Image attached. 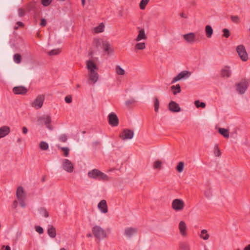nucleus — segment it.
Wrapping results in <instances>:
<instances>
[{
  "mask_svg": "<svg viewBox=\"0 0 250 250\" xmlns=\"http://www.w3.org/2000/svg\"><path fill=\"white\" fill-rule=\"evenodd\" d=\"M86 64L88 71L89 81L93 83H95L99 79V75L97 72L98 67L95 63L91 60L87 61Z\"/></svg>",
  "mask_w": 250,
  "mask_h": 250,
  "instance_id": "obj_1",
  "label": "nucleus"
},
{
  "mask_svg": "<svg viewBox=\"0 0 250 250\" xmlns=\"http://www.w3.org/2000/svg\"><path fill=\"white\" fill-rule=\"evenodd\" d=\"M88 176L94 179L98 180L108 181V176L97 169H94L88 172Z\"/></svg>",
  "mask_w": 250,
  "mask_h": 250,
  "instance_id": "obj_2",
  "label": "nucleus"
},
{
  "mask_svg": "<svg viewBox=\"0 0 250 250\" xmlns=\"http://www.w3.org/2000/svg\"><path fill=\"white\" fill-rule=\"evenodd\" d=\"M16 197L19 202L22 208H25L26 204L25 200L26 198V194L24 191V189L22 187H19L16 191Z\"/></svg>",
  "mask_w": 250,
  "mask_h": 250,
  "instance_id": "obj_3",
  "label": "nucleus"
},
{
  "mask_svg": "<svg viewBox=\"0 0 250 250\" xmlns=\"http://www.w3.org/2000/svg\"><path fill=\"white\" fill-rule=\"evenodd\" d=\"M94 42L97 48H98L102 44L104 50L108 54L113 52V50L111 49L110 44L108 42L103 41H101L99 39H95L94 40Z\"/></svg>",
  "mask_w": 250,
  "mask_h": 250,
  "instance_id": "obj_4",
  "label": "nucleus"
},
{
  "mask_svg": "<svg viewBox=\"0 0 250 250\" xmlns=\"http://www.w3.org/2000/svg\"><path fill=\"white\" fill-rule=\"evenodd\" d=\"M92 231L94 236L99 239L104 238L106 236L105 230L100 226H94L92 228Z\"/></svg>",
  "mask_w": 250,
  "mask_h": 250,
  "instance_id": "obj_5",
  "label": "nucleus"
},
{
  "mask_svg": "<svg viewBox=\"0 0 250 250\" xmlns=\"http://www.w3.org/2000/svg\"><path fill=\"white\" fill-rule=\"evenodd\" d=\"M37 122L39 124L43 123L46 125V127L50 130L52 129L50 124L51 122V117L49 115H43L38 118Z\"/></svg>",
  "mask_w": 250,
  "mask_h": 250,
  "instance_id": "obj_6",
  "label": "nucleus"
},
{
  "mask_svg": "<svg viewBox=\"0 0 250 250\" xmlns=\"http://www.w3.org/2000/svg\"><path fill=\"white\" fill-rule=\"evenodd\" d=\"M171 207L176 211H181L184 208L185 203L182 199H176L172 201Z\"/></svg>",
  "mask_w": 250,
  "mask_h": 250,
  "instance_id": "obj_7",
  "label": "nucleus"
},
{
  "mask_svg": "<svg viewBox=\"0 0 250 250\" xmlns=\"http://www.w3.org/2000/svg\"><path fill=\"white\" fill-rule=\"evenodd\" d=\"M236 51L241 59L246 62L248 59V55L243 45H239L236 48Z\"/></svg>",
  "mask_w": 250,
  "mask_h": 250,
  "instance_id": "obj_8",
  "label": "nucleus"
},
{
  "mask_svg": "<svg viewBox=\"0 0 250 250\" xmlns=\"http://www.w3.org/2000/svg\"><path fill=\"white\" fill-rule=\"evenodd\" d=\"M133 136V131L129 129H123L119 135L120 138L123 140L131 139Z\"/></svg>",
  "mask_w": 250,
  "mask_h": 250,
  "instance_id": "obj_9",
  "label": "nucleus"
},
{
  "mask_svg": "<svg viewBox=\"0 0 250 250\" xmlns=\"http://www.w3.org/2000/svg\"><path fill=\"white\" fill-rule=\"evenodd\" d=\"M44 100V96L43 95H39L31 104V105L36 109H40L42 106Z\"/></svg>",
  "mask_w": 250,
  "mask_h": 250,
  "instance_id": "obj_10",
  "label": "nucleus"
},
{
  "mask_svg": "<svg viewBox=\"0 0 250 250\" xmlns=\"http://www.w3.org/2000/svg\"><path fill=\"white\" fill-rule=\"evenodd\" d=\"M62 166L63 169L69 173H71L73 171L74 165L68 159H65L62 160Z\"/></svg>",
  "mask_w": 250,
  "mask_h": 250,
  "instance_id": "obj_11",
  "label": "nucleus"
},
{
  "mask_svg": "<svg viewBox=\"0 0 250 250\" xmlns=\"http://www.w3.org/2000/svg\"><path fill=\"white\" fill-rule=\"evenodd\" d=\"M191 75V73L188 71H183L175 77L172 80L171 83H173L175 82L182 79H187Z\"/></svg>",
  "mask_w": 250,
  "mask_h": 250,
  "instance_id": "obj_12",
  "label": "nucleus"
},
{
  "mask_svg": "<svg viewBox=\"0 0 250 250\" xmlns=\"http://www.w3.org/2000/svg\"><path fill=\"white\" fill-rule=\"evenodd\" d=\"M108 123L112 126H117L119 124V119L116 114L111 112L108 116Z\"/></svg>",
  "mask_w": 250,
  "mask_h": 250,
  "instance_id": "obj_13",
  "label": "nucleus"
},
{
  "mask_svg": "<svg viewBox=\"0 0 250 250\" xmlns=\"http://www.w3.org/2000/svg\"><path fill=\"white\" fill-rule=\"evenodd\" d=\"M248 88V83L242 81L237 84V90L241 94H244Z\"/></svg>",
  "mask_w": 250,
  "mask_h": 250,
  "instance_id": "obj_14",
  "label": "nucleus"
},
{
  "mask_svg": "<svg viewBox=\"0 0 250 250\" xmlns=\"http://www.w3.org/2000/svg\"><path fill=\"white\" fill-rule=\"evenodd\" d=\"M183 37L184 40L189 43H193L196 41L195 34L192 32L186 34Z\"/></svg>",
  "mask_w": 250,
  "mask_h": 250,
  "instance_id": "obj_15",
  "label": "nucleus"
},
{
  "mask_svg": "<svg viewBox=\"0 0 250 250\" xmlns=\"http://www.w3.org/2000/svg\"><path fill=\"white\" fill-rule=\"evenodd\" d=\"M168 109L172 112H179L181 110L179 104L174 101H171L169 103Z\"/></svg>",
  "mask_w": 250,
  "mask_h": 250,
  "instance_id": "obj_16",
  "label": "nucleus"
},
{
  "mask_svg": "<svg viewBox=\"0 0 250 250\" xmlns=\"http://www.w3.org/2000/svg\"><path fill=\"white\" fill-rule=\"evenodd\" d=\"M179 229L180 234L183 237H185L187 235V227L185 222L183 221H181L179 224Z\"/></svg>",
  "mask_w": 250,
  "mask_h": 250,
  "instance_id": "obj_17",
  "label": "nucleus"
},
{
  "mask_svg": "<svg viewBox=\"0 0 250 250\" xmlns=\"http://www.w3.org/2000/svg\"><path fill=\"white\" fill-rule=\"evenodd\" d=\"M98 208L102 213H106L108 211L107 205L105 200H102L100 202Z\"/></svg>",
  "mask_w": 250,
  "mask_h": 250,
  "instance_id": "obj_18",
  "label": "nucleus"
},
{
  "mask_svg": "<svg viewBox=\"0 0 250 250\" xmlns=\"http://www.w3.org/2000/svg\"><path fill=\"white\" fill-rule=\"evenodd\" d=\"M13 92L15 94H24L27 92V89L23 86H18L13 88Z\"/></svg>",
  "mask_w": 250,
  "mask_h": 250,
  "instance_id": "obj_19",
  "label": "nucleus"
},
{
  "mask_svg": "<svg viewBox=\"0 0 250 250\" xmlns=\"http://www.w3.org/2000/svg\"><path fill=\"white\" fill-rule=\"evenodd\" d=\"M10 132V128L7 125L0 127V139L7 135Z\"/></svg>",
  "mask_w": 250,
  "mask_h": 250,
  "instance_id": "obj_20",
  "label": "nucleus"
},
{
  "mask_svg": "<svg viewBox=\"0 0 250 250\" xmlns=\"http://www.w3.org/2000/svg\"><path fill=\"white\" fill-rule=\"evenodd\" d=\"M146 39L147 36L145 33V30L144 29H141L139 30V34L135 38V41L138 42L141 40H146Z\"/></svg>",
  "mask_w": 250,
  "mask_h": 250,
  "instance_id": "obj_21",
  "label": "nucleus"
},
{
  "mask_svg": "<svg viewBox=\"0 0 250 250\" xmlns=\"http://www.w3.org/2000/svg\"><path fill=\"white\" fill-rule=\"evenodd\" d=\"M47 234L52 238H54L56 236V228L52 225H49L47 227Z\"/></svg>",
  "mask_w": 250,
  "mask_h": 250,
  "instance_id": "obj_22",
  "label": "nucleus"
},
{
  "mask_svg": "<svg viewBox=\"0 0 250 250\" xmlns=\"http://www.w3.org/2000/svg\"><path fill=\"white\" fill-rule=\"evenodd\" d=\"M137 229L136 228L131 227L127 228L125 230V235L128 237L132 236L133 235L137 233Z\"/></svg>",
  "mask_w": 250,
  "mask_h": 250,
  "instance_id": "obj_23",
  "label": "nucleus"
},
{
  "mask_svg": "<svg viewBox=\"0 0 250 250\" xmlns=\"http://www.w3.org/2000/svg\"><path fill=\"white\" fill-rule=\"evenodd\" d=\"M221 75L222 77L229 78L231 75V71L229 67H225L221 71Z\"/></svg>",
  "mask_w": 250,
  "mask_h": 250,
  "instance_id": "obj_24",
  "label": "nucleus"
},
{
  "mask_svg": "<svg viewBox=\"0 0 250 250\" xmlns=\"http://www.w3.org/2000/svg\"><path fill=\"white\" fill-rule=\"evenodd\" d=\"M206 36L208 38H211L213 34V29L210 25H208L205 27Z\"/></svg>",
  "mask_w": 250,
  "mask_h": 250,
  "instance_id": "obj_25",
  "label": "nucleus"
},
{
  "mask_svg": "<svg viewBox=\"0 0 250 250\" xmlns=\"http://www.w3.org/2000/svg\"><path fill=\"white\" fill-rule=\"evenodd\" d=\"M200 237L204 240H208L209 239V235L208 233L207 229H204L201 230L200 234Z\"/></svg>",
  "mask_w": 250,
  "mask_h": 250,
  "instance_id": "obj_26",
  "label": "nucleus"
},
{
  "mask_svg": "<svg viewBox=\"0 0 250 250\" xmlns=\"http://www.w3.org/2000/svg\"><path fill=\"white\" fill-rule=\"evenodd\" d=\"M219 132L225 138H229V130L224 128H219Z\"/></svg>",
  "mask_w": 250,
  "mask_h": 250,
  "instance_id": "obj_27",
  "label": "nucleus"
},
{
  "mask_svg": "<svg viewBox=\"0 0 250 250\" xmlns=\"http://www.w3.org/2000/svg\"><path fill=\"white\" fill-rule=\"evenodd\" d=\"M180 247L182 250H190V245L186 242H181L179 244Z\"/></svg>",
  "mask_w": 250,
  "mask_h": 250,
  "instance_id": "obj_28",
  "label": "nucleus"
},
{
  "mask_svg": "<svg viewBox=\"0 0 250 250\" xmlns=\"http://www.w3.org/2000/svg\"><path fill=\"white\" fill-rule=\"evenodd\" d=\"M204 196L207 198H210L212 195V189L210 187L207 188L204 191Z\"/></svg>",
  "mask_w": 250,
  "mask_h": 250,
  "instance_id": "obj_29",
  "label": "nucleus"
},
{
  "mask_svg": "<svg viewBox=\"0 0 250 250\" xmlns=\"http://www.w3.org/2000/svg\"><path fill=\"white\" fill-rule=\"evenodd\" d=\"M26 9L29 12L34 10L36 9L35 3L32 2L28 3L26 5Z\"/></svg>",
  "mask_w": 250,
  "mask_h": 250,
  "instance_id": "obj_30",
  "label": "nucleus"
},
{
  "mask_svg": "<svg viewBox=\"0 0 250 250\" xmlns=\"http://www.w3.org/2000/svg\"><path fill=\"white\" fill-rule=\"evenodd\" d=\"M104 25L103 23H101L99 26L95 27L93 30L96 33H101L104 31Z\"/></svg>",
  "mask_w": 250,
  "mask_h": 250,
  "instance_id": "obj_31",
  "label": "nucleus"
},
{
  "mask_svg": "<svg viewBox=\"0 0 250 250\" xmlns=\"http://www.w3.org/2000/svg\"><path fill=\"white\" fill-rule=\"evenodd\" d=\"M13 60L16 63H20L21 61V55L18 53L15 54L13 56Z\"/></svg>",
  "mask_w": 250,
  "mask_h": 250,
  "instance_id": "obj_32",
  "label": "nucleus"
},
{
  "mask_svg": "<svg viewBox=\"0 0 250 250\" xmlns=\"http://www.w3.org/2000/svg\"><path fill=\"white\" fill-rule=\"evenodd\" d=\"M146 43L145 42H138L135 45V50H144L146 48Z\"/></svg>",
  "mask_w": 250,
  "mask_h": 250,
  "instance_id": "obj_33",
  "label": "nucleus"
},
{
  "mask_svg": "<svg viewBox=\"0 0 250 250\" xmlns=\"http://www.w3.org/2000/svg\"><path fill=\"white\" fill-rule=\"evenodd\" d=\"M116 73L119 75H124L125 71L120 66L117 65L115 67Z\"/></svg>",
  "mask_w": 250,
  "mask_h": 250,
  "instance_id": "obj_34",
  "label": "nucleus"
},
{
  "mask_svg": "<svg viewBox=\"0 0 250 250\" xmlns=\"http://www.w3.org/2000/svg\"><path fill=\"white\" fill-rule=\"evenodd\" d=\"M40 148L42 150H46L48 149L49 146L47 143L44 141H42L39 145Z\"/></svg>",
  "mask_w": 250,
  "mask_h": 250,
  "instance_id": "obj_35",
  "label": "nucleus"
},
{
  "mask_svg": "<svg viewBox=\"0 0 250 250\" xmlns=\"http://www.w3.org/2000/svg\"><path fill=\"white\" fill-rule=\"evenodd\" d=\"M184 163L183 162H180L178 163V165L176 167V170L179 173L182 172L184 170Z\"/></svg>",
  "mask_w": 250,
  "mask_h": 250,
  "instance_id": "obj_36",
  "label": "nucleus"
},
{
  "mask_svg": "<svg viewBox=\"0 0 250 250\" xmlns=\"http://www.w3.org/2000/svg\"><path fill=\"white\" fill-rule=\"evenodd\" d=\"M159 101L157 97H155L154 98V110L156 112H157L159 108Z\"/></svg>",
  "mask_w": 250,
  "mask_h": 250,
  "instance_id": "obj_37",
  "label": "nucleus"
},
{
  "mask_svg": "<svg viewBox=\"0 0 250 250\" xmlns=\"http://www.w3.org/2000/svg\"><path fill=\"white\" fill-rule=\"evenodd\" d=\"M150 0H141L139 6L141 10H144Z\"/></svg>",
  "mask_w": 250,
  "mask_h": 250,
  "instance_id": "obj_38",
  "label": "nucleus"
},
{
  "mask_svg": "<svg viewBox=\"0 0 250 250\" xmlns=\"http://www.w3.org/2000/svg\"><path fill=\"white\" fill-rule=\"evenodd\" d=\"M172 89H176V90L173 91V94L176 95L177 93L181 92V87L179 84H177L176 85H172L171 87Z\"/></svg>",
  "mask_w": 250,
  "mask_h": 250,
  "instance_id": "obj_39",
  "label": "nucleus"
},
{
  "mask_svg": "<svg viewBox=\"0 0 250 250\" xmlns=\"http://www.w3.org/2000/svg\"><path fill=\"white\" fill-rule=\"evenodd\" d=\"M194 104L197 108H205L206 107V104L204 102H200L199 100L195 101L194 102Z\"/></svg>",
  "mask_w": 250,
  "mask_h": 250,
  "instance_id": "obj_40",
  "label": "nucleus"
},
{
  "mask_svg": "<svg viewBox=\"0 0 250 250\" xmlns=\"http://www.w3.org/2000/svg\"><path fill=\"white\" fill-rule=\"evenodd\" d=\"M59 148H60L62 151L63 152L64 156L65 157H67L69 155V149L68 147H60V146H57Z\"/></svg>",
  "mask_w": 250,
  "mask_h": 250,
  "instance_id": "obj_41",
  "label": "nucleus"
},
{
  "mask_svg": "<svg viewBox=\"0 0 250 250\" xmlns=\"http://www.w3.org/2000/svg\"><path fill=\"white\" fill-rule=\"evenodd\" d=\"M162 163L160 160L155 161L153 163V168L154 169H161Z\"/></svg>",
  "mask_w": 250,
  "mask_h": 250,
  "instance_id": "obj_42",
  "label": "nucleus"
},
{
  "mask_svg": "<svg viewBox=\"0 0 250 250\" xmlns=\"http://www.w3.org/2000/svg\"><path fill=\"white\" fill-rule=\"evenodd\" d=\"M61 51V49L59 48L52 49L48 52V55L50 56L56 55L59 54Z\"/></svg>",
  "mask_w": 250,
  "mask_h": 250,
  "instance_id": "obj_43",
  "label": "nucleus"
},
{
  "mask_svg": "<svg viewBox=\"0 0 250 250\" xmlns=\"http://www.w3.org/2000/svg\"><path fill=\"white\" fill-rule=\"evenodd\" d=\"M214 153L215 156L220 157L221 155V151L218 148V146L217 145H215L214 146Z\"/></svg>",
  "mask_w": 250,
  "mask_h": 250,
  "instance_id": "obj_44",
  "label": "nucleus"
},
{
  "mask_svg": "<svg viewBox=\"0 0 250 250\" xmlns=\"http://www.w3.org/2000/svg\"><path fill=\"white\" fill-rule=\"evenodd\" d=\"M52 0H41V1L43 6L46 7L51 4Z\"/></svg>",
  "mask_w": 250,
  "mask_h": 250,
  "instance_id": "obj_45",
  "label": "nucleus"
},
{
  "mask_svg": "<svg viewBox=\"0 0 250 250\" xmlns=\"http://www.w3.org/2000/svg\"><path fill=\"white\" fill-rule=\"evenodd\" d=\"M59 141L61 142L65 143L67 140V136L65 134L61 135L59 138Z\"/></svg>",
  "mask_w": 250,
  "mask_h": 250,
  "instance_id": "obj_46",
  "label": "nucleus"
},
{
  "mask_svg": "<svg viewBox=\"0 0 250 250\" xmlns=\"http://www.w3.org/2000/svg\"><path fill=\"white\" fill-rule=\"evenodd\" d=\"M25 10L22 8H20L18 9V15L20 17H22L25 15Z\"/></svg>",
  "mask_w": 250,
  "mask_h": 250,
  "instance_id": "obj_47",
  "label": "nucleus"
},
{
  "mask_svg": "<svg viewBox=\"0 0 250 250\" xmlns=\"http://www.w3.org/2000/svg\"><path fill=\"white\" fill-rule=\"evenodd\" d=\"M223 36L226 38H228L230 36V33L229 30L227 28L223 29Z\"/></svg>",
  "mask_w": 250,
  "mask_h": 250,
  "instance_id": "obj_48",
  "label": "nucleus"
},
{
  "mask_svg": "<svg viewBox=\"0 0 250 250\" xmlns=\"http://www.w3.org/2000/svg\"><path fill=\"white\" fill-rule=\"evenodd\" d=\"M231 19L233 22L239 23L240 22V19L238 16H232Z\"/></svg>",
  "mask_w": 250,
  "mask_h": 250,
  "instance_id": "obj_49",
  "label": "nucleus"
},
{
  "mask_svg": "<svg viewBox=\"0 0 250 250\" xmlns=\"http://www.w3.org/2000/svg\"><path fill=\"white\" fill-rule=\"evenodd\" d=\"M35 229L37 232H38L39 234H41L43 233V229L42 227L40 226H36L35 227Z\"/></svg>",
  "mask_w": 250,
  "mask_h": 250,
  "instance_id": "obj_50",
  "label": "nucleus"
},
{
  "mask_svg": "<svg viewBox=\"0 0 250 250\" xmlns=\"http://www.w3.org/2000/svg\"><path fill=\"white\" fill-rule=\"evenodd\" d=\"M16 25L17 26H15L14 27V29H15V30H17L19 28V27H23L24 26V24L22 22H21V21H18L16 23Z\"/></svg>",
  "mask_w": 250,
  "mask_h": 250,
  "instance_id": "obj_51",
  "label": "nucleus"
},
{
  "mask_svg": "<svg viewBox=\"0 0 250 250\" xmlns=\"http://www.w3.org/2000/svg\"><path fill=\"white\" fill-rule=\"evenodd\" d=\"M65 101L66 102V103H68V104L71 103L72 102L71 97L70 96H67L65 97Z\"/></svg>",
  "mask_w": 250,
  "mask_h": 250,
  "instance_id": "obj_52",
  "label": "nucleus"
},
{
  "mask_svg": "<svg viewBox=\"0 0 250 250\" xmlns=\"http://www.w3.org/2000/svg\"><path fill=\"white\" fill-rule=\"evenodd\" d=\"M46 25V21L44 19H42L41 21L40 25L41 26H45Z\"/></svg>",
  "mask_w": 250,
  "mask_h": 250,
  "instance_id": "obj_53",
  "label": "nucleus"
},
{
  "mask_svg": "<svg viewBox=\"0 0 250 250\" xmlns=\"http://www.w3.org/2000/svg\"><path fill=\"white\" fill-rule=\"evenodd\" d=\"M21 235H22L21 231L18 230L16 233V236L17 239H19V238H20L21 237Z\"/></svg>",
  "mask_w": 250,
  "mask_h": 250,
  "instance_id": "obj_54",
  "label": "nucleus"
},
{
  "mask_svg": "<svg viewBox=\"0 0 250 250\" xmlns=\"http://www.w3.org/2000/svg\"><path fill=\"white\" fill-rule=\"evenodd\" d=\"M134 102H135V101L134 100H130L126 101L125 102V104H126V105H128L130 104H133Z\"/></svg>",
  "mask_w": 250,
  "mask_h": 250,
  "instance_id": "obj_55",
  "label": "nucleus"
},
{
  "mask_svg": "<svg viewBox=\"0 0 250 250\" xmlns=\"http://www.w3.org/2000/svg\"><path fill=\"white\" fill-rule=\"evenodd\" d=\"M22 133L24 134H26L28 132V129L25 126H24L22 127Z\"/></svg>",
  "mask_w": 250,
  "mask_h": 250,
  "instance_id": "obj_56",
  "label": "nucleus"
},
{
  "mask_svg": "<svg viewBox=\"0 0 250 250\" xmlns=\"http://www.w3.org/2000/svg\"><path fill=\"white\" fill-rule=\"evenodd\" d=\"M17 206H18V201L15 200L13 202V206H14V208H16L17 207Z\"/></svg>",
  "mask_w": 250,
  "mask_h": 250,
  "instance_id": "obj_57",
  "label": "nucleus"
},
{
  "mask_svg": "<svg viewBox=\"0 0 250 250\" xmlns=\"http://www.w3.org/2000/svg\"><path fill=\"white\" fill-rule=\"evenodd\" d=\"M180 16L181 17L183 18H187V16L186 14H185L184 13H181L180 14Z\"/></svg>",
  "mask_w": 250,
  "mask_h": 250,
  "instance_id": "obj_58",
  "label": "nucleus"
},
{
  "mask_svg": "<svg viewBox=\"0 0 250 250\" xmlns=\"http://www.w3.org/2000/svg\"><path fill=\"white\" fill-rule=\"evenodd\" d=\"M244 250H250V244L248 245L247 246H246Z\"/></svg>",
  "mask_w": 250,
  "mask_h": 250,
  "instance_id": "obj_59",
  "label": "nucleus"
},
{
  "mask_svg": "<svg viewBox=\"0 0 250 250\" xmlns=\"http://www.w3.org/2000/svg\"><path fill=\"white\" fill-rule=\"evenodd\" d=\"M4 250H11V248L9 246H7L5 247Z\"/></svg>",
  "mask_w": 250,
  "mask_h": 250,
  "instance_id": "obj_60",
  "label": "nucleus"
},
{
  "mask_svg": "<svg viewBox=\"0 0 250 250\" xmlns=\"http://www.w3.org/2000/svg\"><path fill=\"white\" fill-rule=\"evenodd\" d=\"M44 216L45 217H47L48 216V213L46 210H45Z\"/></svg>",
  "mask_w": 250,
  "mask_h": 250,
  "instance_id": "obj_61",
  "label": "nucleus"
},
{
  "mask_svg": "<svg viewBox=\"0 0 250 250\" xmlns=\"http://www.w3.org/2000/svg\"><path fill=\"white\" fill-rule=\"evenodd\" d=\"M21 141H22V139L21 138H18L17 140V142L18 143H21Z\"/></svg>",
  "mask_w": 250,
  "mask_h": 250,
  "instance_id": "obj_62",
  "label": "nucleus"
},
{
  "mask_svg": "<svg viewBox=\"0 0 250 250\" xmlns=\"http://www.w3.org/2000/svg\"><path fill=\"white\" fill-rule=\"evenodd\" d=\"M82 4L83 6L85 4V0H82Z\"/></svg>",
  "mask_w": 250,
  "mask_h": 250,
  "instance_id": "obj_63",
  "label": "nucleus"
},
{
  "mask_svg": "<svg viewBox=\"0 0 250 250\" xmlns=\"http://www.w3.org/2000/svg\"><path fill=\"white\" fill-rule=\"evenodd\" d=\"M60 250H66L64 248H61Z\"/></svg>",
  "mask_w": 250,
  "mask_h": 250,
  "instance_id": "obj_64",
  "label": "nucleus"
}]
</instances>
